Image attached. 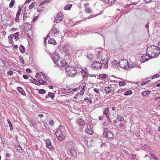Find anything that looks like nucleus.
<instances>
[{
	"mask_svg": "<svg viewBox=\"0 0 160 160\" xmlns=\"http://www.w3.org/2000/svg\"><path fill=\"white\" fill-rule=\"evenodd\" d=\"M148 49L151 51V56L152 58L156 57L160 53V48L158 46L152 45L150 47H148L146 50L148 51Z\"/></svg>",
	"mask_w": 160,
	"mask_h": 160,
	"instance_id": "obj_1",
	"label": "nucleus"
},
{
	"mask_svg": "<svg viewBox=\"0 0 160 160\" xmlns=\"http://www.w3.org/2000/svg\"><path fill=\"white\" fill-rule=\"evenodd\" d=\"M66 75L68 77H74L77 73V70L76 67L69 66L66 68Z\"/></svg>",
	"mask_w": 160,
	"mask_h": 160,
	"instance_id": "obj_2",
	"label": "nucleus"
},
{
	"mask_svg": "<svg viewBox=\"0 0 160 160\" xmlns=\"http://www.w3.org/2000/svg\"><path fill=\"white\" fill-rule=\"evenodd\" d=\"M118 65L121 68L125 69L129 67V65L128 61L126 59H121L118 63Z\"/></svg>",
	"mask_w": 160,
	"mask_h": 160,
	"instance_id": "obj_3",
	"label": "nucleus"
},
{
	"mask_svg": "<svg viewBox=\"0 0 160 160\" xmlns=\"http://www.w3.org/2000/svg\"><path fill=\"white\" fill-rule=\"evenodd\" d=\"M111 85H109V87H105L104 88V90L106 92V93L107 94L111 92H113V94L115 92V88H116V87H117V86L115 85V84H113L111 86Z\"/></svg>",
	"mask_w": 160,
	"mask_h": 160,
	"instance_id": "obj_4",
	"label": "nucleus"
},
{
	"mask_svg": "<svg viewBox=\"0 0 160 160\" xmlns=\"http://www.w3.org/2000/svg\"><path fill=\"white\" fill-rule=\"evenodd\" d=\"M91 67L94 68L95 70H100L102 67V63L99 61H96L93 62L92 64Z\"/></svg>",
	"mask_w": 160,
	"mask_h": 160,
	"instance_id": "obj_5",
	"label": "nucleus"
},
{
	"mask_svg": "<svg viewBox=\"0 0 160 160\" xmlns=\"http://www.w3.org/2000/svg\"><path fill=\"white\" fill-rule=\"evenodd\" d=\"M103 135L104 137L110 139H112L114 138V134L111 131L108 130V129L105 128L104 130Z\"/></svg>",
	"mask_w": 160,
	"mask_h": 160,
	"instance_id": "obj_6",
	"label": "nucleus"
},
{
	"mask_svg": "<svg viewBox=\"0 0 160 160\" xmlns=\"http://www.w3.org/2000/svg\"><path fill=\"white\" fill-rule=\"evenodd\" d=\"M55 135L58 138V139L60 141H62L64 138V135H62V132L61 129L58 128L57 130L55 132Z\"/></svg>",
	"mask_w": 160,
	"mask_h": 160,
	"instance_id": "obj_7",
	"label": "nucleus"
},
{
	"mask_svg": "<svg viewBox=\"0 0 160 160\" xmlns=\"http://www.w3.org/2000/svg\"><path fill=\"white\" fill-rule=\"evenodd\" d=\"M148 51L146 50V54H143L141 57V60L142 63L144 62L145 61H147L150 59L152 58L150 54L148 55Z\"/></svg>",
	"mask_w": 160,
	"mask_h": 160,
	"instance_id": "obj_8",
	"label": "nucleus"
},
{
	"mask_svg": "<svg viewBox=\"0 0 160 160\" xmlns=\"http://www.w3.org/2000/svg\"><path fill=\"white\" fill-rule=\"evenodd\" d=\"M82 74V77L83 78H88L89 75L88 73V71L86 68H82L81 70L79 72Z\"/></svg>",
	"mask_w": 160,
	"mask_h": 160,
	"instance_id": "obj_9",
	"label": "nucleus"
},
{
	"mask_svg": "<svg viewBox=\"0 0 160 160\" xmlns=\"http://www.w3.org/2000/svg\"><path fill=\"white\" fill-rule=\"evenodd\" d=\"M59 32L56 28L53 27L52 28L51 31L47 35V37H48L49 35H51V36L53 37L55 35V34H57Z\"/></svg>",
	"mask_w": 160,
	"mask_h": 160,
	"instance_id": "obj_10",
	"label": "nucleus"
},
{
	"mask_svg": "<svg viewBox=\"0 0 160 160\" xmlns=\"http://www.w3.org/2000/svg\"><path fill=\"white\" fill-rule=\"evenodd\" d=\"M24 23L25 25H24V30L26 32L30 31L32 28V25L31 24H29L28 22H25Z\"/></svg>",
	"mask_w": 160,
	"mask_h": 160,
	"instance_id": "obj_11",
	"label": "nucleus"
},
{
	"mask_svg": "<svg viewBox=\"0 0 160 160\" xmlns=\"http://www.w3.org/2000/svg\"><path fill=\"white\" fill-rule=\"evenodd\" d=\"M52 59L55 63L59 60L60 57L58 54L54 53L52 54Z\"/></svg>",
	"mask_w": 160,
	"mask_h": 160,
	"instance_id": "obj_12",
	"label": "nucleus"
},
{
	"mask_svg": "<svg viewBox=\"0 0 160 160\" xmlns=\"http://www.w3.org/2000/svg\"><path fill=\"white\" fill-rule=\"evenodd\" d=\"M63 19V18L62 16V14L59 12L57 16V18L55 19L54 21L56 23H58L61 22Z\"/></svg>",
	"mask_w": 160,
	"mask_h": 160,
	"instance_id": "obj_13",
	"label": "nucleus"
},
{
	"mask_svg": "<svg viewBox=\"0 0 160 160\" xmlns=\"http://www.w3.org/2000/svg\"><path fill=\"white\" fill-rule=\"evenodd\" d=\"M21 8H19L17 12L16 15V17L14 19L15 21L16 22H20V20L19 19V16L21 13Z\"/></svg>",
	"mask_w": 160,
	"mask_h": 160,
	"instance_id": "obj_14",
	"label": "nucleus"
},
{
	"mask_svg": "<svg viewBox=\"0 0 160 160\" xmlns=\"http://www.w3.org/2000/svg\"><path fill=\"white\" fill-rule=\"evenodd\" d=\"M68 150L69 152H68V154L69 153L73 157H74L76 155L77 152L73 148H68Z\"/></svg>",
	"mask_w": 160,
	"mask_h": 160,
	"instance_id": "obj_15",
	"label": "nucleus"
},
{
	"mask_svg": "<svg viewBox=\"0 0 160 160\" xmlns=\"http://www.w3.org/2000/svg\"><path fill=\"white\" fill-rule=\"evenodd\" d=\"M46 146L48 148L52 149L53 146L51 144L50 140L49 139H47L46 140Z\"/></svg>",
	"mask_w": 160,
	"mask_h": 160,
	"instance_id": "obj_16",
	"label": "nucleus"
},
{
	"mask_svg": "<svg viewBox=\"0 0 160 160\" xmlns=\"http://www.w3.org/2000/svg\"><path fill=\"white\" fill-rule=\"evenodd\" d=\"M103 55L102 52L101 51H98L97 56V59L98 60H102V57Z\"/></svg>",
	"mask_w": 160,
	"mask_h": 160,
	"instance_id": "obj_17",
	"label": "nucleus"
},
{
	"mask_svg": "<svg viewBox=\"0 0 160 160\" xmlns=\"http://www.w3.org/2000/svg\"><path fill=\"white\" fill-rule=\"evenodd\" d=\"M85 132L86 133L90 135H92L93 133V131L90 127L89 128L87 127V128L85 130Z\"/></svg>",
	"mask_w": 160,
	"mask_h": 160,
	"instance_id": "obj_18",
	"label": "nucleus"
},
{
	"mask_svg": "<svg viewBox=\"0 0 160 160\" xmlns=\"http://www.w3.org/2000/svg\"><path fill=\"white\" fill-rule=\"evenodd\" d=\"M29 13L27 14V12H24L23 13V22L24 23H25V22H27L26 21H27V18H29Z\"/></svg>",
	"mask_w": 160,
	"mask_h": 160,
	"instance_id": "obj_19",
	"label": "nucleus"
},
{
	"mask_svg": "<svg viewBox=\"0 0 160 160\" xmlns=\"http://www.w3.org/2000/svg\"><path fill=\"white\" fill-rule=\"evenodd\" d=\"M62 50L65 54V55L68 56L70 55L69 50L66 46H64L62 48Z\"/></svg>",
	"mask_w": 160,
	"mask_h": 160,
	"instance_id": "obj_20",
	"label": "nucleus"
},
{
	"mask_svg": "<svg viewBox=\"0 0 160 160\" xmlns=\"http://www.w3.org/2000/svg\"><path fill=\"white\" fill-rule=\"evenodd\" d=\"M66 148L68 149V148H73V144L72 142H68L66 145Z\"/></svg>",
	"mask_w": 160,
	"mask_h": 160,
	"instance_id": "obj_21",
	"label": "nucleus"
},
{
	"mask_svg": "<svg viewBox=\"0 0 160 160\" xmlns=\"http://www.w3.org/2000/svg\"><path fill=\"white\" fill-rule=\"evenodd\" d=\"M62 91L64 92L69 93L72 92V88H62Z\"/></svg>",
	"mask_w": 160,
	"mask_h": 160,
	"instance_id": "obj_22",
	"label": "nucleus"
},
{
	"mask_svg": "<svg viewBox=\"0 0 160 160\" xmlns=\"http://www.w3.org/2000/svg\"><path fill=\"white\" fill-rule=\"evenodd\" d=\"M48 43L49 44H52L54 45L57 44V42L55 40L52 38H50L49 39Z\"/></svg>",
	"mask_w": 160,
	"mask_h": 160,
	"instance_id": "obj_23",
	"label": "nucleus"
},
{
	"mask_svg": "<svg viewBox=\"0 0 160 160\" xmlns=\"http://www.w3.org/2000/svg\"><path fill=\"white\" fill-rule=\"evenodd\" d=\"M78 123L80 125H83L85 124V121L82 118H80L78 120Z\"/></svg>",
	"mask_w": 160,
	"mask_h": 160,
	"instance_id": "obj_24",
	"label": "nucleus"
},
{
	"mask_svg": "<svg viewBox=\"0 0 160 160\" xmlns=\"http://www.w3.org/2000/svg\"><path fill=\"white\" fill-rule=\"evenodd\" d=\"M38 81L42 85H46L47 82L44 81L42 79L39 78L38 79Z\"/></svg>",
	"mask_w": 160,
	"mask_h": 160,
	"instance_id": "obj_25",
	"label": "nucleus"
},
{
	"mask_svg": "<svg viewBox=\"0 0 160 160\" xmlns=\"http://www.w3.org/2000/svg\"><path fill=\"white\" fill-rule=\"evenodd\" d=\"M18 91L22 95L25 94V93L23 89L20 87H18L17 88Z\"/></svg>",
	"mask_w": 160,
	"mask_h": 160,
	"instance_id": "obj_26",
	"label": "nucleus"
},
{
	"mask_svg": "<svg viewBox=\"0 0 160 160\" xmlns=\"http://www.w3.org/2000/svg\"><path fill=\"white\" fill-rule=\"evenodd\" d=\"M72 6V4H68L66 5L64 7V9L66 10H70Z\"/></svg>",
	"mask_w": 160,
	"mask_h": 160,
	"instance_id": "obj_27",
	"label": "nucleus"
},
{
	"mask_svg": "<svg viewBox=\"0 0 160 160\" xmlns=\"http://www.w3.org/2000/svg\"><path fill=\"white\" fill-rule=\"evenodd\" d=\"M117 119L118 121H122L124 120V118L123 117L120 115H118L117 116Z\"/></svg>",
	"mask_w": 160,
	"mask_h": 160,
	"instance_id": "obj_28",
	"label": "nucleus"
},
{
	"mask_svg": "<svg viewBox=\"0 0 160 160\" xmlns=\"http://www.w3.org/2000/svg\"><path fill=\"white\" fill-rule=\"evenodd\" d=\"M16 148L17 150L20 153H22L23 152V150L20 145H18L16 147Z\"/></svg>",
	"mask_w": 160,
	"mask_h": 160,
	"instance_id": "obj_29",
	"label": "nucleus"
},
{
	"mask_svg": "<svg viewBox=\"0 0 160 160\" xmlns=\"http://www.w3.org/2000/svg\"><path fill=\"white\" fill-rule=\"evenodd\" d=\"M129 67H130V68H134L137 67H138V68H140L141 67L140 65H138V64L136 62H134L133 63L132 67L130 66Z\"/></svg>",
	"mask_w": 160,
	"mask_h": 160,
	"instance_id": "obj_30",
	"label": "nucleus"
},
{
	"mask_svg": "<svg viewBox=\"0 0 160 160\" xmlns=\"http://www.w3.org/2000/svg\"><path fill=\"white\" fill-rule=\"evenodd\" d=\"M25 49L24 47L21 45L19 47V50L20 52L22 53H24L25 52Z\"/></svg>",
	"mask_w": 160,
	"mask_h": 160,
	"instance_id": "obj_31",
	"label": "nucleus"
},
{
	"mask_svg": "<svg viewBox=\"0 0 160 160\" xmlns=\"http://www.w3.org/2000/svg\"><path fill=\"white\" fill-rule=\"evenodd\" d=\"M150 92L149 91H144L142 92V94L144 96H146L147 95L149 94Z\"/></svg>",
	"mask_w": 160,
	"mask_h": 160,
	"instance_id": "obj_32",
	"label": "nucleus"
},
{
	"mask_svg": "<svg viewBox=\"0 0 160 160\" xmlns=\"http://www.w3.org/2000/svg\"><path fill=\"white\" fill-rule=\"evenodd\" d=\"M132 93V92L131 90H128L126 92L124 93V95L125 96L129 95H131Z\"/></svg>",
	"mask_w": 160,
	"mask_h": 160,
	"instance_id": "obj_33",
	"label": "nucleus"
},
{
	"mask_svg": "<svg viewBox=\"0 0 160 160\" xmlns=\"http://www.w3.org/2000/svg\"><path fill=\"white\" fill-rule=\"evenodd\" d=\"M36 4V3L35 2H32L30 5H29L28 8L30 9H31L33 8Z\"/></svg>",
	"mask_w": 160,
	"mask_h": 160,
	"instance_id": "obj_34",
	"label": "nucleus"
},
{
	"mask_svg": "<svg viewBox=\"0 0 160 160\" xmlns=\"http://www.w3.org/2000/svg\"><path fill=\"white\" fill-rule=\"evenodd\" d=\"M84 101H88L87 103L90 102L91 103L92 102V99L89 97H86L84 99Z\"/></svg>",
	"mask_w": 160,
	"mask_h": 160,
	"instance_id": "obj_35",
	"label": "nucleus"
},
{
	"mask_svg": "<svg viewBox=\"0 0 160 160\" xmlns=\"http://www.w3.org/2000/svg\"><path fill=\"white\" fill-rule=\"evenodd\" d=\"M48 96L50 97L52 99H53L54 98L55 95L54 93L49 92H48Z\"/></svg>",
	"mask_w": 160,
	"mask_h": 160,
	"instance_id": "obj_36",
	"label": "nucleus"
},
{
	"mask_svg": "<svg viewBox=\"0 0 160 160\" xmlns=\"http://www.w3.org/2000/svg\"><path fill=\"white\" fill-rule=\"evenodd\" d=\"M104 2L106 3L112 4L115 1V0H104Z\"/></svg>",
	"mask_w": 160,
	"mask_h": 160,
	"instance_id": "obj_37",
	"label": "nucleus"
},
{
	"mask_svg": "<svg viewBox=\"0 0 160 160\" xmlns=\"http://www.w3.org/2000/svg\"><path fill=\"white\" fill-rule=\"evenodd\" d=\"M15 1L14 0H11L9 5V7L10 8H12L13 7V5L15 3Z\"/></svg>",
	"mask_w": 160,
	"mask_h": 160,
	"instance_id": "obj_38",
	"label": "nucleus"
},
{
	"mask_svg": "<svg viewBox=\"0 0 160 160\" xmlns=\"http://www.w3.org/2000/svg\"><path fill=\"white\" fill-rule=\"evenodd\" d=\"M110 113V112L109 110V108H106L105 109L104 111L103 112V114H105V115L106 114H109Z\"/></svg>",
	"mask_w": 160,
	"mask_h": 160,
	"instance_id": "obj_39",
	"label": "nucleus"
},
{
	"mask_svg": "<svg viewBox=\"0 0 160 160\" xmlns=\"http://www.w3.org/2000/svg\"><path fill=\"white\" fill-rule=\"evenodd\" d=\"M81 139L85 143L88 142V140L85 136H82L81 137Z\"/></svg>",
	"mask_w": 160,
	"mask_h": 160,
	"instance_id": "obj_40",
	"label": "nucleus"
},
{
	"mask_svg": "<svg viewBox=\"0 0 160 160\" xmlns=\"http://www.w3.org/2000/svg\"><path fill=\"white\" fill-rule=\"evenodd\" d=\"M107 76L106 74H99V77L101 78H102L103 79H105Z\"/></svg>",
	"mask_w": 160,
	"mask_h": 160,
	"instance_id": "obj_41",
	"label": "nucleus"
},
{
	"mask_svg": "<svg viewBox=\"0 0 160 160\" xmlns=\"http://www.w3.org/2000/svg\"><path fill=\"white\" fill-rule=\"evenodd\" d=\"M87 57L89 59H90L91 60L92 59H93V55L91 54H90L87 55Z\"/></svg>",
	"mask_w": 160,
	"mask_h": 160,
	"instance_id": "obj_42",
	"label": "nucleus"
},
{
	"mask_svg": "<svg viewBox=\"0 0 160 160\" xmlns=\"http://www.w3.org/2000/svg\"><path fill=\"white\" fill-rule=\"evenodd\" d=\"M85 10L87 13H90L91 12L90 9L88 7H85Z\"/></svg>",
	"mask_w": 160,
	"mask_h": 160,
	"instance_id": "obj_43",
	"label": "nucleus"
},
{
	"mask_svg": "<svg viewBox=\"0 0 160 160\" xmlns=\"http://www.w3.org/2000/svg\"><path fill=\"white\" fill-rule=\"evenodd\" d=\"M46 92V91L43 89H41L39 91V93L41 94H44Z\"/></svg>",
	"mask_w": 160,
	"mask_h": 160,
	"instance_id": "obj_44",
	"label": "nucleus"
},
{
	"mask_svg": "<svg viewBox=\"0 0 160 160\" xmlns=\"http://www.w3.org/2000/svg\"><path fill=\"white\" fill-rule=\"evenodd\" d=\"M125 82L122 81H120L119 83V85L120 86L122 87L125 86L126 85Z\"/></svg>",
	"mask_w": 160,
	"mask_h": 160,
	"instance_id": "obj_45",
	"label": "nucleus"
},
{
	"mask_svg": "<svg viewBox=\"0 0 160 160\" xmlns=\"http://www.w3.org/2000/svg\"><path fill=\"white\" fill-rule=\"evenodd\" d=\"M19 35V32H18L15 33L13 34V37L14 38L17 40V38L18 37V36Z\"/></svg>",
	"mask_w": 160,
	"mask_h": 160,
	"instance_id": "obj_46",
	"label": "nucleus"
},
{
	"mask_svg": "<svg viewBox=\"0 0 160 160\" xmlns=\"http://www.w3.org/2000/svg\"><path fill=\"white\" fill-rule=\"evenodd\" d=\"M43 78L47 81H49L50 80V79L49 78V77H48V76H46V75H45V74H43Z\"/></svg>",
	"mask_w": 160,
	"mask_h": 160,
	"instance_id": "obj_47",
	"label": "nucleus"
},
{
	"mask_svg": "<svg viewBox=\"0 0 160 160\" xmlns=\"http://www.w3.org/2000/svg\"><path fill=\"white\" fill-rule=\"evenodd\" d=\"M19 59L20 60L21 62L22 63V64H24V61L23 60V58L21 56L19 57Z\"/></svg>",
	"mask_w": 160,
	"mask_h": 160,
	"instance_id": "obj_48",
	"label": "nucleus"
},
{
	"mask_svg": "<svg viewBox=\"0 0 160 160\" xmlns=\"http://www.w3.org/2000/svg\"><path fill=\"white\" fill-rule=\"evenodd\" d=\"M30 81L31 83L35 84V82H37V80L36 79H35L32 78L30 80Z\"/></svg>",
	"mask_w": 160,
	"mask_h": 160,
	"instance_id": "obj_49",
	"label": "nucleus"
},
{
	"mask_svg": "<svg viewBox=\"0 0 160 160\" xmlns=\"http://www.w3.org/2000/svg\"><path fill=\"white\" fill-rule=\"evenodd\" d=\"M106 118L107 119L108 122L109 123H112V120L111 119V116H110L108 117H107Z\"/></svg>",
	"mask_w": 160,
	"mask_h": 160,
	"instance_id": "obj_50",
	"label": "nucleus"
},
{
	"mask_svg": "<svg viewBox=\"0 0 160 160\" xmlns=\"http://www.w3.org/2000/svg\"><path fill=\"white\" fill-rule=\"evenodd\" d=\"M108 58L104 59L102 60V64H104V63H108Z\"/></svg>",
	"mask_w": 160,
	"mask_h": 160,
	"instance_id": "obj_51",
	"label": "nucleus"
},
{
	"mask_svg": "<svg viewBox=\"0 0 160 160\" xmlns=\"http://www.w3.org/2000/svg\"><path fill=\"white\" fill-rule=\"evenodd\" d=\"M159 74H155L152 77V79H154V78H157V77H159Z\"/></svg>",
	"mask_w": 160,
	"mask_h": 160,
	"instance_id": "obj_52",
	"label": "nucleus"
},
{
	"mask_svg": "<svg viewBox=\"0 0 160 160\" xmlns=\"http://www.w3.org/2000/svg\"><path fill=\"white\" fill-rule=\"evenodd\" d=\"M146 3H150L153 2L154 0H143Z\"/></svg>",
	"mask_w": 160,
	"mask_h": 160,
	"instance_id": "obj_53",
	"label": "nucleus"
},
{
	"mask_svg": "<svg viewBox=\"0 0 160 160\" xmlns=\"http://www.w3.org/2000/svg\"><path fill=\"white\" fill-rule=\"evenodd\" d=\"M151 157L154 158L156 160H158V158H157L156 156L153 154H151Z\"/></svg>",
	"mask_w": 160,
	"mask_h": 160,
	"instance_id": "obj_54",
	"label": "nucleus"
},
{
	"mask_svg": "<svg viewBox=\"0 0 160 160\" xmlns=\"http://www.w3.org/2000/svg\"><path fill=\"white\" fill-rule=\"evenodd\" d=\"M7 74L8 75H12L13 74V72L12 71H9L8 72Z\"/></svg>",
	"mask_w": 160,
	"mask_h": 160,
	"instance_id": "obj_55",
	"label": "nucleus"
},
{
	"mask_svg": "<svg viewBox=\"0 0 160 160\" xmlns=\"http://www.w3.org/2000/svg\"><path fill=\"white\" fill-rule=\"evenodd\" d=\"M94 92H96L97 94H98L99 92V90L98 88H95L93 89Z\"/></svg>",
	"mask_w": 160,
	"mask_h": 160,
	"instance_id": "obj_56",
	"label": "nucleus"
},
{
	"mask_svg": "<svg viewBox=\"0 0 160 160\" xmlns=\"http://www.w3.org/2000/svg\"><path fill=\"white\" fill-rule=\"evenodd\" d=\"M62 64L63 66L65 67L67 66L68 63H67L66 61H65L62 63Z\"/></svg>",
	"mask_w": 160,
	"mask_h": 160,
	"instance_id": "obj_57",
	"label": "nucleus"
},
{
	"mask_svg": "<svg viewBox=\"0 0 160 160\" xmlns=\"http://www.w3.org/2000/svg\"><path fill=\"white\" fill-rule=\"evenodd\" d=\"M26 71L28 73H30L32 72V70L29 68H27L26 69Z\"/></svg>",
	"mask_w": 160,
	"mask_h": 160,
	"instance_id": "obj_58",
	"label": "nucleus"
},
{
	"mask_svg": "<svg viewBox=\"0 0 160 160\" xmlns=\"http://www.w3.org/2000/svg\"><path fill=\"white\" fill-rule=\"evenodd\" d=\"M103 64L104 65H103L104 68H108V63H104Z\"/></svg>",
	"mask_w": 160,
	"mask_h": 160,
	"instance_id": "obj_59",
	"label": "nucleus"
},
{
	"mask_svg": "<svg viewBox=\"0 0 160 160\" xmlns=\"http://www.w3.org/2000/svg\"><path fill=\"white\" fill-rule=\"evenodd\" d=\"M38 18V16H37L35 17L32 20V22H34L35 21H36L37 20V19Z\"/></svg>",
	"mask_w": 160,
	"mask_h": 160,
	"instance_id": "obj_60",
	"label": "nucleus"
},
{
	"mask_svg": "<svg viewBox=\"0 0 160 160\" xmlns=\"http://www.w3.org/2000/svg\"><path fill=\"white\" fill-rule=\"evenodd\" d=\"M7 122H8V124H9V126L10 127L12 125V123H11L10 120L9 119H8L7 120Z\"/></svg>",
	"mask_w": 160,
	"mask_h": 160,
	"instance_id": "obj_61",
	"label": "nucleus"
},
{
	"mask_svg": "<svg viewBox=\"0 0 160 160\" xmlns=\"http://www.w3.org/2000/svg\"><path fill=\"white\" fill-rule=\"evenodd\" d=\"M5 156L7 158H10L11 156V154L8 153H7Z\"/></svg>",
	"mask_w": 160,
	"mask_h": 160,
	"instance_id": "obj_62",
	"label": "nucleus"
},
{
	"mask_svg": "<svg viewBox=\"0 0 160 160\" xmlns=\"http://www.w3.org/2000/svg\"><path fill=\"white\" fill-rule=\"evenodd\" d=\"M23 78L25 79H28V77L27 75L24 74L23 75Z\"/></svg>",
	"mask_w": 160,
	"mask_h": 160,
	"instance_id": "obj_63",
	"label": "nucleus"
},
{
	"mask_svg": "<svg viewBox=\"0 0 160 160\" xmlns=\"http://www.w3.org/2000/svg\"><path fill=\"white\" fill-rule=\"evenodd\" d=\"M49 125H52L53 124V121L52 120H51L49 122Z\"/></svg>",
	"mask_w": 160,
	"mask_h": 160,
	"instance_id": "obj_64",
	"label": "nucleus"
}]
</instances>
